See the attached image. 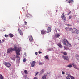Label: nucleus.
I'll return each mask as SVG.
<instances>
[{"instance_id":"1","label":"nucleus","mask_w":79,"mask_h":79,"mask_svg":"<svg viewBox=\"0 0 79 79\" xmlns=\"http://www.w3.org/2000/svg\"><path fill=\"white\" fill-rule=\"evenodd\" d=\"M13 51H15L16 52L17 58H19V60H20V57H19V56L20 55V49L17 48L16 47H15L14 48L12 47L10 48H9L7 50V53H11Z\"/></svg>"},{"instance_id":"2","label":"nucleus","mask_w":79,"mask_h":79,"mask_svg":"<svg viewBox=\"0 0 79 79\" xmlns=\"http://www.w3.org/2000/svg\"><path fill=\"white\" fill-rule=\"evenodd\" d=\"M62 43L64 45H66V46L64 47V49L65 50H68L69 49V47H71V44L66 39H64L63 40Z\"/></svg>"},{"instance_id":"3","label":"nucleus","mask_w":79,"mask_h":79,"mask_svg":"<svg viewBox=\"0 0 79 79\" xmlns=\"http://www.w3.org/2000/svg\"><path fill=\"white\" fill-rule=\"evenodd\" d=\"M72 33L73 34H79V30L77 29L76 28H73L72 30Z\"/></svg>"},{"instance_id":"4","label":"nucleus","mask_w":79,"mask_h":79,"mask_svg":"<svg viewBox=\"0 0 79 79\" xmlns=\"http://www.w3.org/2000/svg\"><path fill=\"white\" fill-rule=\"evenodd\" d=\"M61 18L65 22L66 21V16H65V15H64V13H63L62 15Z\"/></svg>"},{"instance_id":"5","label":"nucleus","mask_w":79,"mask_h":79,"mask_svg":"<svg viewBox=\"0 0 79 79\" xmlns=\"http://www.w3.org/2000/svg\"><path fill=\"white\" fill-rule=\"evenodd\" d=\"M4 64L5 66L7 68H10L11 67V64L10 62H5Z\"/></svg>"},{"instance_id":"6","label":"nucleus","mask_w":79,"mask_h":79,"mask_svg":"<svg viewBox=\"0 0 79 79\" xmlns=\"http://www.w3.org/2000/svg\"><path fill=\"white\" fill-rule=\"evenodd\" d=\"M62 58H63L65 60H66L67 61H69V58L68 56H66L62 55Z\"/></svg>"},{"instance_id":"7","label":"nucleus","mask_w":79,"mask_h":79,"mask_svg":"<svg viewBox=\"0 0 79 79\" xmlns=\"http://www.w3.org/2000/svg\"><path fill=\"white\" fill-rule=\"evenodd\" d=\"M41 33L42 35H44L45 34H47V31L45 30H42L41 31Z\"/></svg>"},{"instance_id":"8","label":"nucleus","mask_w":79,"mask_h":79,"mask_svg":"<svg viewBox=\"0 0 79 79\" xmlns=\"http://www.w3.org/2000/svg\"><path fill=\"white\" fill-rule=\"evenodd\" d=\"M29 40L30 42H32L33 41V38L32 35H31L29 36Z\"/></svg>"},{"instance_id":"9","label":"nucleus","mask_w":79,"mask_h":79,"mask_svg":"<svg viewBox=\"0 0 79 79\" xmlns=\"http://www.w3.org/2000/svg\"><path fill=\"white\" fill-rule=\"evenodd\" d=\"M18 31L19 32V34H20V35H23V32H22V31L21 30L20 28H18Z\"/></svg>"},{"instance_id":"10","label":"nucleus","mask_w":79,"mask_h":79,"mask_svg":"<svg viewBox=\"0 0 79 79\" xmlns=\"http://www.w3.org/2000/svg\"><path fill=\"white\" fill-rule=\"evenodd\" d=\"M35 63L36 62L35 61H33L31 64V67H34V66H35Z\"/></svg>"},{"instance_id":"11","label":"nucleus","mask_w":79,"mask_h":79,"mask_svg":"<svg viewBox=\"0 0 79 79\" xmlns=\"http://www.w3.org/2000/svg\"><path fill=\"white\" fill-rule=\"evenodd\" d=\"M26 17L28 18H30L32 17V15L30 14H27L26 15Z\"/></svg>"},{"instance_id":"12","label":"nucleus","mask_w":79,"mask_h":79,"mask_svg":"<svg viewBox=\"0 0 79 79\" xmlns=\"http://www.w3.org/2000/svg\"><path fill=\"white\" fill-rule=\"evenodd\" d=\"M66 2L69 3H72L73 2V1L72 0H66Z\"/></svg>"},{"instance_id":"13","label":"nucleus","mask_w":79,"mask_h":79,"mask_svg":"<svg viewBox=\"0 0 79 79\" xmlns=\"http://www.w3.org/2000/svg\"><path fill=\"white\" fill-rule=\"evenodd\" d=\"M48 33H49V32H51V31L52 30V29L51 28V27H49L48 28Z\"/></svg>"},{"instance_id":"14","label":"nucleus","mask_w":79,"mask_h":79,"mask_svg":"<svg viewBox=\"0 0 79 79\" xmlns=\"http://www.w3.org/2000/svg\"><path fill=\"white\" fill-rule=\"evenodd\" d=\"M60 35H60L58 33H57V34H56L55 35V36L56 38H58V37H60Z\"/></svg>"},{"instance_id":"15","label":"nucleus","mask_w":79,"mask_h":79,"mask_svg":"<svg viewBox=\"0 0 79 79\" xmlns=\"http://www.w3.org/2000/svg\"><path fill=\"white\" fill-rule=\"evenodd\" d=\"M61 53H62L63 55H67V53L65 51H62L61 52Z\"/></svg>"},{"instance_id":"16","label":"nucleus","mask_w":79,"mask_h":79,"mask_svg":"<svg viewBox=\"0 0 79 79\" xmlns=\"http://www.w3.org/2000/svg\"><path fill=\"white\" fill-rule=\"evenodd\" d=\"M47 75H44V76H43L42 77V79H47Z\"/></svg>"},{"instance_id":"17","label":"nucleus","mask_w":79,"mask_h":79,"mask_svg":"<svg viewBox=\"0 0 79 79\" xmlns=\"http://www.w3.org/2000/svg\"><path fill=\"white\" fill-rule=\"evenodd\" d=\"M58 46H59V47H60V48H62V45H61V44L60 43H58L57 44Z\"/></svg>"},{"instance_id":"18","label":"nucleus","mask_w":79,"mask_h":79,"mask_svg":"<svg viewBox=\"0 0 79 79\" xmlns=\"http://www.w3.org/2000/svg\"><path fill=\"white\" fill-rule=\"evenodd\" d=\"M9 35L10 36V37H13V35L12 34H9Z\"/></svg>"},{"instance_id":"19","label":"nucleus","mask_w":79,"mask_h":79,"mask_svg":"<svg viewBox=\"0 0 79 79\" xmlns=\"http://www.w3.org/2000/svg\"><path fill=\"white\" fill-rule=\"evenodd\" d=\"M0 79H4L3 76L1 74H0Z\"/></svg>"},{"instance_id":"20","label":"nucleus","mask_w":79,"mask_h":79,"mask_svg":"<svg viewBox=\"0 0 79 79\" xmlns=\"http://www.w3.org/2000/svg\"><path fill=\"white\" fill-rule=\"evenodd\" d=\"M44 72V69H42L40 71V74H42Z\"/></svg>"},{"instance_id":"21","label":"nucleus","mask_w":79,"mask_h":79,"mask_svg":"<svg viewBox=\"0 0 79 79\" xmlns=\"http://www.w3.org/2000/svg\"><path fill=\"white\" fill-rule=\"evenodd\" d=\"M24 73H25V74H28V73H27V70H24Z\"/></svg>"},{"instance_id":"22","label":"nucleus","mask_w":79,"mask_h":79,"mask_svg":"<svg viewBox=\"0 0 79 79\" xmlns=\"http://www.w3.org/2000/svg\"><path fill=\"white\" fill-rule=\"evenodd\" d=\"M69 27H67L65 28V29L67 31H68V30H69Z\"/></svg>"},{"instance_id":"23","label":"nucleus","mask_w":79,"mask_h":79,"mask_svg":"<svg viewBox=\"0 0 79 79\" xmlns=\"http://www.w3.org/2000/svg\"><path fill=\"white\" fill-rule=\"evenodd\" d=\"M39 74V72H35V76H36L37 74Z\"/></svg>"},{"instance_id":"24","label":"nucleus","mask_w":79,"mask_h":79,"mask_svg":"<svg viewBox=\"0 0 79 79\" xmlns=\"http://www.w3.org/2000/svg\"><path fill=\"white\" fill-rule=\"evenodd\" d=\"M39 64V65H42V64H44V63L42 62H40Z\"/></svg>"},{"instance_id":"25","label":"nucleus","mask_w":79,"mask_h":79,"mask_svg":"<svg viewBox=\"0 0 79 79\" xmlns=\"http://www.w3.org/2000/svg\"><path fill=\"white\" fill-rule=\"evenodd\" d=\"M67 67H68L69 68H71V67H72V65H67Z\"/></svg>"},{"instance_id":"26","label":"nucleus","mask_w":79,"mask_h":79,"mask_svg":"<svg viewBox=\"0 0 79 79\" xmlns=\"http://www.w3.org/2000/svg\"><path fill=\"white\" fill-rule=\"evenodd\" d=\"M26 60V59L24 58L23 60V62H26V60Z\"/></svg>"},{"instance_id":"27","label":"nucleus","mask_w":79,"mask_h":79,"mask_svg":"<svg viewBox=\"0 0 79 79\" xmlns=\"http://www.w3.org/2000/svg\"><path fill=\"white\" fill-rule=\"evenodd\" d=\"M66 79H70V78H69V76H67L66 77Z\"/></svg>"},{"instance_id":"28","label":"nucleus","mask_w":79,"mask_h":79,"mask_svg":"<svg viewBox=\"0 0 79 79\" xmlns=\"http://www.w3.org/2000/svg\"><path fill=\"white\" fill-rule=\"evenodd\" d=\"M45 58L46 59H47V60L48 59V57L47 56H45Z\"/></svg>"},{"instance_id":"29","label":"nucleus","mask_w":79,"mask_h":79,"mask_svg":"<svg viewBox=\"0 0 79 79\" xmlns=\"http://www.w3.org/2000/svg\"><path fill=\"white\" fill-rule=\"evenodd\" d=\"M74 68H75V69H77V67H76V65H74V66H73Z\"/></svg>"},{"instance_id":"30","label":"nucleus","mask_w":79,"mask_h":79,"mask_svg":"<svg viewBox=\"0 0 79 79\" xmlns=\"http://www.w3.org/2000/svg\"><path fill=\"white\" fill-rule=\"evenodd\" d=\"M71 79H74V77H73V76L71 77Z\"/></svg>"},{"instance_id":"31","label":"nucleus","mask_w":79,"mask_h":79,"mask_svg":"<svg viewBox=\"0 0 79 79\" xmlns=\"http://www.w3.org/2000/svg\"><path fill=\"white\" fill-rule=\"evenodd\" d=\"M62 74H65V73L64 71L62 72Z\"/></svg>"},{"instance_id":"32","label":"nucleus","mask_w":79,"mask_h":79,"mask_svg":"<svg viewBox=\"0 0 79 79\" xmlns=\"http://www.w3.org/2000/svg\"><path fill=\"white\" fill-rule=\"evenodd\" d=\"M38 53H39V54H40L42 53V52L41 51H39L38 52Z\"/></svg>"},{"instance_id":"33","label":"nucleus","mask_w":79,"mask_h":79,"mask_svg":"<svg viewBox=\"0 0 79 79\" xmlns=\"http://www.w3.org/2000/svg\"><path fill=\"white\" fill-rule=\"evenodd\" d=\"M8 35H5V37H8Z\"/></svg>"},{"instance_id":"34","label":"nucleus","mask_w":79,"mask_h":79,"mask_svg":"<svg viewBox=\"0 0 79 79\" xmlns=\"http://www.w3.org/2000/svg\"><path fill=\"white\" fill-rule=\"evenodd\" d=\"M67 26H71V25H70V24H67L66 25Z\"/></svg>"},{"instance_id":"35","label":"nucleus","mask_w":79,"mask_h":79,"mask_svg":"<svg viewBox=\"0 0 79 79\" xmlns=\"http://www.w3.org/2000/svg\"><path fill=\"white\" fill-rule=\"evenodd\" d=\"M69 31H72V28H69Z\"/></svg>"},{"instance_id":"36","label":"nucleus","mask_w":79,"mask_h":79,"mask_svg":"<svg viewBox=\"0 0 79 79\" xmlns=\"http://www.w3.org/2000/svg\"><path fill=\"white\" fill-rule=\"evenodd\" d=\"M22 9H23V11H25V10L24 9V7H23L22 8Z\"/></svg>"},{"instance_id":"37","label":"nucleus","mask_w":79,"mask_h":79,"mask_svg":"<svg viewBox=\"0 0 79 79\" xmlns=\"http://www.w3.org/2000/svg\"><path fill=\"white\" fill-rule=\"evenodd\" d=\"M24 23H25V25H26V24H27V22H26V21Z\"/></svg>"},{"instance_id":"38","label":"nucleus","mask_w":79,"mask_h":79,"mask_svg":"<svg viewBox=\"0 0 79 79\" xmlns=\"http://www.w3.org/2000/svg\"><path fill=\"white\" fill-rule=\"evenodd\" d=\"M71 18H72V16H70L69 18V19H71Z\"/></svg>"},{"instance_id":"39","label":"nucleus","mask_w":79,"mask_h":79,"mask_svg":"<svg viewBox=\"0 0 79 79\" xmlns=\"http://www.w3.org/2000/svg\"><path fill=\"white\" fill-rule=\"evenodd\" d=\"M55 32H57V30H56V28L55 29Z\"/></svg>"},{"instance_id":"40","label":"nucleus","mask_w":79,"mask_h":79,"mask_svg":"<svg viewBox=\"0 0 79 79\" xmlns=\"http://www.w3.org/2000/svg\"><path fill=\"white\" fill-rule=\"evenodd\" d=\"M72 65H73V66L74 67V66L75 65L73 63V64H72Z\"/></svg>"},{"instance_id":"41","label":"nucleus","mask_w":79,"mask_h":79,"mask_svg":"<svg viewBox=\"0 0 79 79\" xmlns=\"http://www.w3.org/2000/svg\"><path fill=\"white\" fill-rule=\"evenodd\" d=\"M15 58H16L14 57V58L12 59V60H13V61H15Z\"/></svg>"},{"instance_id":"42","label":"nucleus","mask_w":79,"mask_h":79,"mask_svg":"<svg viewBox=\"0 0 79 79\" xmlns=\"http://www.w3.org/2000/svg\"><path fill=\"white\" fill-rule=\"evenodd\" d=\"M33 79H37V78L36 77H35Z\"/></svg>"},{"instance_id":"43","label":"nucleus","mask_w":79,"mask_h":79,"mask_svg":"<svg viewBox=\"0 0 79 79\" xmlns=\"http://www.w3.org/2000/svg\"><path fill=\"white\" fill-rule=\"evenodd\" d=\"M35 55H37V52H35Z\"/></svg>"},{"instance_id":"44","label":"nucleus","mask_w":79,"mask_h":79,"mask_svg":"<svg viewBox=\"0 0 79 79\" xmlns=\"http://www.w3.org/2000/svg\"><path fill=\"white\" fill-rule=\"evenodd\" d=\"M77 70H78V71H79V68H77Z\"/></svg>"},{"instance_id":"45","label":"nucleus","mask_w":79,"mask_h":79,"mask_svg":"<svg viewBox=\"0 0 79 79\" xmlns=\"http://www.w3.org/2000/svg\"><path fill=\"white\" fill-rule=\"evenodd\" d=\"M24 55H25V56H26V53H25Z\"/></svg>"},{"instance_id":"46","label":"nucleus","mask_w":79,"mask_h":79,"mask_svg":"<svg viewBox=\"0 0 79 79\" xmlns=\"http://www.w3.org/2000/svg\"><path fill=\"white\" fill-rule=\"evenodd\" d=\"M2 41H1V40H0V43H1Z\"/></svg>"},{"instance_id":"47","label":"nucleus","mask_w":79,"mask_h":79,"mask_svg":"<svg viewBox=\"0 0 79 79\" xmlns=\"http://www.w3.org/2000/svg\"><path fill=\"white\" fill-rule=\"evenodd\" d=\"M58 31H60V29H58Z\"/></svg>"},{"instance_id":"48","label":"nucleus","mask_w":79,"mask_h":79,"mask_svg":"<svg viewBox=\"0 0 79 79\" xmlns=\"http://www.w3.org/2000/svg\"><path fill=\"white\" fill-rule=\"evenodd\" d=\"M71 12H69V14H70V13H71Z\"/></svg>"},{"instance_id":"49","label":"nucleus","mask_w":79,"mask_h":79,"mask_svg":"<svg viewBox=\"0 0 79 79\" xmlns=\"http://www.w3.org/2000/svg\"><path fill=\"white\" fill-rule=\"evenodd\" d=\"M47 27H48V26H47Z\"/></svg>"},{"instance_id":"50","label":"nucleus","mask_w":79,"mask_h":79,"mask_svg":"<svg viewBox=\"0 0 79 79\" xmlns=\"http://www.w3.org/2000/svg\"><path fill=\"white\" fill-rule=\"evenodd\" d=\"M27 5H28V4H27Z\"/></svg>"},{"instance_id":"51","label":"nucleus","mask_w":79,"mask_h":79,"mask_svg":"<svg viewBox=\"0 0 79 79\" xmlns=\"http://www.w3.org/2000/svg\"><path fill=\"white\" fill-rule=\"evenodd\" d=\"M19 18H20V17H19Z\"/></svg>"},{"instance_id":"52","label":"nucleus","mask_w":79,"mask_h":79,"mask_svg":"<svg viewBox=\"0 0 79 79\" xmlns=\"http://www.w3.org/2000/svg\"><path fill=\"white\" fill-rule=\"evenodd\" d=\"M2 41H3V42H4V41L3 40Z\"/></svg>"},{"instance_id":"53","label":"nucleus","mask_w":79,"mask_h":79,"mask_svg":"<svg viewBox=\"0 0 79 79\" xmlns=\"http://www.w3.org/2000/svg\"><path fill=\"white\" fill-rule=\"evenodd\" d=\"M49 74H50V73H49Z\"/></svg>"},{"instance_id":"54","label":"nucleus","mask_w":79,"mask_h":79,"mask_svg":"<svg viewBox=\"0 0 79 79\" xmlns=\"http://www.w3.org/2000/svg\"><path fill=\"white\" fill-rule=\"evenodd\" d=\"M27 79H28V78H27Z\"/></svg>"}]
</instances>
